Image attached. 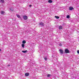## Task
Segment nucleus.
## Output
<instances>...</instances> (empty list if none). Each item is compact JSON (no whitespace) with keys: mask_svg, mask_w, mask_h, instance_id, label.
<instances>
[{"mask_svg":"<svg viewBox=\"0 0 79 79\" xmlns=\"http://www.w3.org/2000/svg\"><path fill=\"white\" fill-rule=\"evenodd\" d=\"M48 3H52V2H53V1L51 0H49L48 1Z\"/></svg>","mask_w":79,"mask_h":79,"instance_id":"nucleus-8","label":"nucleus"},{"mask_svg":"<svg viewBox=\"0 0 79 79\" xmlns=\"http://www.w3.org/2000/svg\"><path fill=\"white\" fill-rule=\"evenodd\" d=\"M55 18H56V19H59V17L58 16H55Z\"/></svg>","mask_w":79,"mask_h":79,"instance_id":"nucleus-16","label":"nucleus"},{"mask_svg":"<svg viewBox=\"0 0 79 79\" xmlns=\"http://www.w3.org/2000/svg\"><path fill=\"white\" fill-rule=\"evenodd\" d=\"M32 6V5H29V6L31 7Z\"/></svg>","mask_w":79,"mask_h":79,"instance_id":"nucleus-22","label":"nucleus"},{"mask_svg":"<svg viewBox=\"0 0 79 79\" xmlns=\"http://www.w3.org/2000/svg\"><path fill=\"white\" fill-rule=\"evenodd\" d=\"M47 76L48 77H50V76H51V75L48 74V75Z\"/></svg>","mask_w":79,"mask_h":79,"instance_id":"nucleus-18","label":"nucleus"},{"mask_svg":"<svg viewBox=\"0 0 79 79\" xmlns=\"http://www.w3.org/2000/svg\"><path fill=\"white\" fill-rule=\"evenodd\" d=\"M7 66H8V67H9V66H10V64L8 65H7Z\"/></svg>","mask_w":79,"mask_h":79,"instance_id":"nucleus-19","label":"nucleus"},{"mask_svg":"<svg viewBox=\"0 0 79 79\" xmlns=\"http://www.w3.org/2000/svg\"><path fill=\"white\" fill-rule=\"evenodd\" d=\"M40 25L41 26V27H43V26H44V23H43L42 22H41L40 23Z\"/></svg>","mask_w":79,"mask_h":79,"instance_id":"nucleus-5","label":"nucleus"},{"mask_svg":"<svg viewBox=\"0 0 79 79\" xmlns=\"http://www.w3.org/2000/svg\"><path fill=\"white\" fill-rule=\"evenodd\" d=\"M62 27L61 26H60L59 27V29H60V30H61V29H62Z\"/></svg>","mask_w":79,"mask_h":79,"instance_id":"nucleus-10","label":"nucleus"},{"mask_svg":"<svg viewBox=\"0 0 79 79\" xmlns=\"http://www.w3.org/2000/svg\"><path fill=\"white\" fill-rule=\"evenodd\" d=\"M77 53H78V54L79 53V50L77 51Z\"/></svg>","mask_w":79,"mask_h":79,"instance_id":"nucleus-21","label":"nucleus"},{"mask_svg":"<svg viewBox=\"0 0 79 79\" xmlns=\"http://www.w3.org/2000/svg\"><path fill=\"white\" fill-rule=\"evenodd\" d=\"M24 44H22V46L23 48H24Z\"/></svg>","mask_w":79,"mask_h":79,"instance_id":"nucleus-15","label":"nucleus"},{"mask_svg":"<svg viewBox=\"0 0 79 79\" xmlns=\"http://www.w3.org/2000/svg\"><path fill=\"white\" fill-rule=\"evenodd\" d=\"M0 51H1V49H0Z\"/></svg>","mask_w":79,"mask_h":79,"instance_id":"nucleus-23","label":"nucleus"},{"mask_svg":"<svg viewBox=\"0 0 79 79\" xmlns=\"http://www.w3.org/2000/svg\"><path fill=\"white\" fill-rule=\"evenodd\" d=\"M73 9H74V8H73V7L70 6L69 7V10H72Z\"/></svg>","mask_w":79,"mask_h":79,"instance_id":"nucleus-6","label":"nucleus"},{"mask_svg":"<svg viewBox=\"0 0 79 79\" xmlns=\"http://www.w3.org/2000/svg\"><path fill=\"white\" fill-rule=\"evenodd\" d=\"M70 18V16H69V15H68L67 16V18Z\"/></svg>","mask_w":79,"mask_h":79,"instance_id":"nucleus-17","label":"nucleus"},{"mask_svg":"<svg viewBox=\"0 0 79 79\" xmlns=\"http://www.w3.org/2000/svg\"><path fill=\"white\" fill-rule=\"evenodd\" d=\"M16 16L18 17V18H21V17H20L19 15L16 14Z\"/></svg>","mask_w":79,"mask_h":79,"instance_id":"nucleus-11","label":"nucleus"},{"mask_svg":"<svg viewBox=\"0 0 79 79\" xmlns=\"http://www.w3.org/2000/svg\"><path fill=\"white\" fill-rule=\"evenodd\" d=\"M29 75V74L28 73H26L25 74L26 76H28Z\"/></svg>","mask_w":79,"mask_h":79,"instance_id":"nucleus-9","label":"nucleus"},{"mask_svg":"<svg viewBox=\"0 0 79 79\" xmlns=\"http://www.w3.org/2000/svg\"><path fill=\"white\" fill-rule=\"evenodd\" d=\"M0 13H1V15H5V11H1L0 12Z\"/></svg>","mask_w":79,"mask_h":79,"instance_id":"nucleus-4","label":"nucleus"},{"mask_svg":"<svg viewBox=\"0 0 79 79\" xmlns=\"http://www.w3.org/2000/svg\"><path fill=\"white\" fill-rule=\"evenodd\" d=\"M22 43L23 44H26V40H23L22 41Z\"/></svg>","mask_w":79,"mask_h":79,"instance_id":"nucleus-12","label":"nucleus"},{"mask_svg":"<svg viewBox=\"0 0 79 79\" xmlns=\"http://www.w3.org/2000/svg\"><path fill=\"white\" fill-rule=\"evenodd\" d=\"M62 45V44H59V46H61Z\"/></svg>","mask_w":79,"mask_h":79,"instance_id":"nucleus-20","label":"nucleus"},{"mask_svg":"<svg viewBox=\"0 0 79 79\" xmlns=\"http://www.w3.org/2000/svg\"><path fill=\"white\" fill-rule=\"evenodd\" d=\"M23 18L24 20H26V19H27V16L26 15H24L23 16Z\"/></svg>","mask_w":79,"mask_h":79,"instance_id":"nucleus-2","label":"nucleus"},{"mask_svg":"<svg viewBox=\"0 0 79 79\" xmlns=\"http://www.w3.org/2000/svg\"><path fill=\"white\" fill-rule=\"evenodd\" d=\"M22 52H23V53H26V52H27V50H25V51H22Z\"/></svg>","mask_w":79,"mask_h":79,"instance_id":"nucleus-13","label":"nucleus"},{"mask_svg":"<svg viewBox=\"0 0 79 79\" xmlns=\"http://www.w3.org/2000/svg\"><path fill=\"white\" fill-rule=\"evenodd\" d=\"M65 53H69V51L68 49H65Z\"/></svg>","mask_w":79,"mask_h":79,"instance_id":"nucleus-1","label":"nucleus"},{"mask_svg":"<svg viewBox=\"0 0 79 79\" xmlns=\"http://www.w3.org/2000/svg\"><path fill=\"white\" fill-rule=\"evenodd\" d=\"M59 52H60V54H63V51L62 50H61V49L59 50Z\"/></svg>","mask_w":79,"mask_h":79,"instance_id":"nucleus-3","label":"nucleus"},{"mask_svg":"<svg viewBox=\"0 0 79 79\" xmlns=\"http://www.w3.org/2000/svg\"><path fill=\"white\" fill-rule=\"evenodd\" d=\"M44 59L45 61H47V57L46 56L44 58Z\"/></svg>","mask_w":79,"mask_h":79,"instance_id":"nucleus-14","label":"nucleus"},{"mask_svg":"<svg viewBox=\"0 0 79 79\" xmlns=\"http://www.w3.org/2000/svg\"><path fill=\"white\" fill-rule=\"evenodd\" d=\"M0 2L2 3H3L5 2V1H4V0H1Z\"/></svg>","mask_w":79,"mask_h":79,"instance_id":"nucleus-7","label":"nucleus"}]
</instances>
